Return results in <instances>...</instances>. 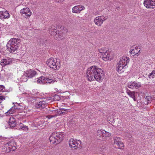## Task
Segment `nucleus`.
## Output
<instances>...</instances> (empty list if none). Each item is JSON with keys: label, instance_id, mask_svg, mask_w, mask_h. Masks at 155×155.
<instances>
[{"label": "nucleus", "instance_id": "6", "mask_svg": "<svg viewBox=\"0 0 155 155\" xmlns=\"http://www.w3.org/2000/svg\"><path fill=\"white\" fill-rule=\"evenodd\" d=\"M16 145L15 142L14 140H12L4 144L2 146V151L5 153H8L10 151H14L16 149Z\"/></svg>", "mask_w": 155, "mask_h": 155}, {"label": "nucleus", "instance_id": "22", "mask_svg": "<svg viewBox=\"0 0 155 155\" xmlns=\"http://www.w3.org/2000/svg\"><path fill=\"white\" fill-rule=\"evenodd\" d=\"M10 16L9 14L7 11H0V18L1 19L8 18L10 17Z\"/></svg>", "mask_w": 155, "mask_h": 155}, {"label": "nucleus", "instance_id": "5", "mask_svg": "<svg viewBox=\"0 0 155 155\" xmlns=\"http://www.w3.org/2000/svg\"><path fill=\"white\" fill-rule=\"evenodd\" d=\"M48 66L54 70H58L60 67V61L59 59H54L51 58L46 61Z\"/></svg>", "mask_w": 155, "mask_h": 155}, {"label": "nucleus", "instance_id": "15", "mask_svg": "<svg viewBox=\"0 0 155 155\" xmlns=\"http://www.w3.org/2000/svg\"><path fill=\"white\" fill-rule=\"evenodd\" d=\"M105 20V18L103 16H99L95 18L94 19V21L96 25L100 26Z\"/></svg>", "mask_w": 155, "mask_h": 155}, {"label": "nucleus", "instance_id": "38", "mask_svg": "<svg viewBox=\"0 0 155 155\" xmlns=\"http://www.w3.org/2000/svg\"><path fill=\"white\" fill-rule=\"evenodd\" d=\"M5 87L2 85H0V92H3L4 91Z\"/></svg>", "mask_w": 155, "mask_h": 155}, {"label": "nucleus", "instance_id": "1", "mask_svg": "<svg viewBox=\"0 0 155 155\" xmlns=\"http://www.w3.org/2000/svg\"><path fill=\"white\" fill-rule=\"evenodd\" d=\"M87 77L89 81L96 80L99 82L102 81L104 77V71L95 66L88 68L86 72Z\"/></svg>", "mask_w": 155, "mask_h": 155}, {"label": "nucleus", "instance_id": "46", "mask_svg": "<svg viewBox=\"0 0 155 155\" xmlns=\"http://www.w3.org/2000/svg\"><path fill=\"white\" fill-rule=\"evenodd\" d=\"M1 78V77L0 76V79Z\"/></svg>", "mask_w": 155, "mask_h": 155}, {"label": "nucleus", "instance_id": "44", "mask_svg": "<svg viewBox=\"0 0 155 155\" xmlns=\"http://www.w3.org/2000/svg\"><path fill=\"white\" fill-rule=\"evenodd\" d=\"M25 111L27 112V111L26 110Z\"/></svg>", "mask_w": 155, "mask_h": 155}, {"label": "nucleus", "instance_id": "45", "mask_svg": "<svg viewBox=\"0 0 155 155\" xmlns=\"http://www.w3.org/2000/svg\"><path fill=\"white\" fill-rule=\"evenodd\" d=\"M2 102H0V103H1Z\"/></svg>", "mask_w": 155, "mask_h": 155}, {"label": "nucleus", "instance_id": "33", "mask_svg": "<svg viewBox=\"0 0 155 155\" xmlns=\"http://www.w3.org/2000/svg\"><path fill=\"white\" fill-rule=\"evenodd\" d=\"M78 10L77 5H76L72 8V12L73 13H79Z\"/></svg>", "mask_w": 155, "mask_h": 155}, {"label": "nucleus", "instance_id": "31", "mask_svg": "<svg viewBox=\"0 0 155 155\" xmlns=\"http://www.w3.org/2000/svg\"><path fill=\"white\" fill-rule=\"evenodd\" d=\"M105 132H104V133H103L102 139H105L107 137H109L110 136L111 134L108 132L106 131L105 130Z\"/></svg>", "mask_w": 155, "mask_h": 155}, {"label": "nucleus", "instance_id": "9", "mask_svg": "<svg viewBox=\"0 0 155 155\" xmlns=\"http://www.w3.org/2000/svg\"><path fill=\"white\" fill-rule=\"evenodd\" d=\"M67 109H64V108H61L60 110H54L51 112L52 113H50L51 114H53V115H48L47 116V117L48 119H50L53 117H54L58 115L63 114L64 112H62V111H67Z\"/></svg>", "mask_w": 155, "mask_h": 155}, {"label": "nucleus", "instance_id": "37", "mask_svg": "<svg viewBox=\"0 0 155 155\" xmlns=\"http://www.w3.org/2000/svg\"><path fill=\"white\" fill-rule=\"evenodd\" d=\"M59 96L57 95H55L54 96V101H59L60 99Z\"/></svg>", "mask_w": 155, "mask_h": 155}, {"label": "nucleus", "instance_id": "18", "mask_svg": "<svg viewBox=\"0 0 155 155\" xmlns=\"http://www.w3.org/2000/svg\"><path fill=\"white\" fill-rule=\"evenodd\" d=\"M130 59L128 57H123L120 58L119 63L120 64H121L123 65H124L127 67V66L129 62Z\"/></svg>", "mask_w": 155, "mask_h": 155}, {"label": "nucleus", "instance_id": "11", "mask_svg": "<svg viewBox=\"0 0 155 155\" xmlns=\"http://www.w3.org/2000/svg\"><path fill=\"white\" fill-rule=\"evenodd\" d=\"M143 4L147 8H153L155 6V0H144Z\"/></svg>", "mask_w": 155, "mask_h": 155}, {"label": "nucleus", "instance_id": "28", "mask_svg": "<svg viewBox=\"0 0 155 155\" xmlns=\"http://www.w3.org/2000/svg\"><path fill=\"white\" fill-rule=\"evenodd\" d=\"M127 94L132 98H133L134 101H136L135 93L134 91H131L130 90L126 91Z\"/></svg>", "mask_w": 155, "mask_h": 155}, {"label": "nucleus", "instance_id": "23", "mask_svg": "<svg viewBox=\"0 0 155 155\" xmlns=\"http://www.w3.org/2000/svg\"><path fill=\"white\" fill-rule=\"evenodd\" d=\"M127 68L126 66L120 64L119 62L117 65V72L120 73L123 72L125 69Z\"/></svg>", "mask_w": 155, "mask_h": 155}, {"label": "nucleus", "instance_id": "40", "mask_svg": "<svg viewBox=\"0 0 155 155\" xmlns=\"http://www.w3.org/2000/svg\"><path fill=\"white\" fill-rule=\"evenodd\" d=\"M5 98L3 96H0V100H5Z\"/></svg>", "mask_w": 155, "mask_h": 155}, {"label": "nucleus", "instance_id": "42", "mask_svg": "<svg viewBox=\"0 0 155 155\" xmlns=\"http://www.w3.org/2000/svg\"><path fill=\"white\" fill-rule=\"evenodd\" d=\"M153 98H154V99L155 100V97H153Z\"/></svg>", "mask_w": 155, "mask_h": 155}, {"label": "nucleus", "instance_id": "2", "mask_svg": "<svg viewBox=\"0 0 155 155\" xmlns=\"http://www.w3.org/2000/svg\"><path fill=\"white\" fill-rule=\"evenodd\" d=\"M56 29H58L59 30H57L56 29V27L54 25H52L51 28L49 30V33L52 35H57L58 32V33L57 35H58V39L59 40H62L65 38L66 34L68 32L67 29L62 26H58L56 27Z\"/></svg>", "mask_w": 155, "mask_h": 155}, {"label": "nucleus", "instance_id": "14", "mask_svg": "<svg viewBox=\"0 0 155 155\" xmlns=\"http://www.w3.org/2000/svg\"><path fill=\"white\" fill-rule=\"evenodd\" d=\"M37 74L36 71L33 69L28 70L25 72V75L29 78L34 77Z\"/></svg>", "mask_w": 155, "mask_h": 155}, {"label": "nucleus", "instance_id": "17", "mask_svg": "<svg viewBox=\"0 0 155 155\" xmlns=\"http://www.w3.org/2000/svg\"><path fill=\"white\" fill-rule=\"evenodd\" d=\"M21 14H24L27 17H30L31 15V12L28 8H24L20 11Z\"/></svg>", "mask_w": 155, "mask_h": 155}, {"label": "nucleus", "instance_id": "20", "mask_svg": "<svg viewBox=\"0 0 155 155\" xmlns=\"http://www.w3.org/2000/svg\"><path fill=\"white\" fill-rule=\"evenodd\" d=\"M12 62V59L9 58L7 57L1 60V64L2 66H4L10 64Z\"/></svg>", "mask_w": 155, "mask_h": 155}, {"label": "nucleus", "instance_id": "4", "mask_svg": "<svg viewBox=\"0 0 155 155\" xmlns=\"http://www.w3.org/2000/svg\"><path fill=\"white\" fill-rule=\"evenodd\" d=\"M99 55L102 57V59L105 61H110L113 58V53L109 51L107 48H102L98 50Z\"/></svg>", "mask_w": 155, "mask_h": 155}, {"label": "nucleus", "instance_id": "34", "mask_svg": "<svg viewBox=\"0 0 155 155\" xmlns=\"http://www.w3.org/2000/svg\"><path fill=\"white\" fill-rule=\"evenodd\" d=\"M148 77L150 78H155V71H153L151 73L148 75Z\"/></svg>", "mask_w": 155, "mask_h": 155}, {"label": "nucleus", "instance_id": "35", "mask_svg": "<svg viewBox=\"0 0 155 155\" xmlns=\"http://www.w3.org/2000/svg\"><path fill=\"white\" fill-rule=\"evenodd\" d=\"M78 8V11L79 12V13L80 12L84 9H85V7L84 6L81 5H77Z\"/></svg>", "mask_w": 155, "mask_h": 155}, {"label": "nucleus", "instance_id": "16", "mask_svg": "<svg viewBox=\"0 0 155 155\" xmlns=\"http://www.w3.org/2000/svg\"><path fill=\"white\" fill-rule=\"evenodd\" d=\"M114 143L115 144H116L119 149H122L124 147L123 143L121 141L120 137H115L114 138Z\"/></svg>", "mask_w": 155, "mask_h": 155}, {"label": "nucleus", "instance_id": "25", "mask_svg": "<svg viewBox=\"0 0 155 155\" xmlns=\"http://www.w3.org/2000/svg\"><path fill=\"white\" fill-rule=\"evenodd\" d=\"M140 50L138 49L137 47H135V49H132L130 51V54L132 56L137 55L138 56L140 54Z\"/></svg>", "mask_w": 155, "mask_h": 155}, {"label": "nucleus", "instance_id": "41", "mask_svg": "<svg viewBox=\"0 0 155 155\" xmlns=\"http://www.w3.org/2000/svg\"><path fill=\"white\" fill-rule=\"evenodd\" d=\"M25 108V109H27V107H26V106H25V108Z\"/></svg>", "mask_w": 155, "mask_h": 155}, {"label": "nucleus", "instance_id": "36", "mask_svg": "<svg viewBox=\"0 0 155 155\" xmlns=\"http://www.w3.org/2000/svg\"><path fill=\"white\" fill-rule=\"evenodd\" d=\"M21 80L22 81H23L24 82H26L27 81L28 79L27 78H26V76L25 75V76H23L21 78Z\"/></svg>", "mask_w": 155, "mask_h": 155}, {"label": "nucleus", "instance_id": "21", "mask_svg": "<svg viewBox=\"0 0 155 155\" xmlns=\"http://www.w3.org/2000/svg\"><path fill=\"white\" fill-rule=\"evenodd\" d=\"M16 127L17 129L19 130H23L24 131L27 132L28 131L29 129L28 126L24 125L21 123H20L19 124L17 125Z\"/></svg>", "mask_w": 155, "mask_h": 155}, {"label": "nucleus", "instance_id": "29", "mask_svg": "<svg viewBox=\"0 0 155 155\" xmlns=\"http://www.w3.org/2000/svg\"><path fill=\"white\" fill-rule=\"evenodd\" d=\"M154 97H155V95L153 96L152 97L150 96H146L145 99V100L146 102H147V103H145V104H148L150 103L152 101V100H155L153 98Z\"/></svg>", "mask_w": 155, "mask_h": 155}, {"label": "nucleus", "instance_id": "3", "mask_svg": "<svg viewBox=\"0 0 155 155\" xmlns=\"http://www.w3.org/2000/svg\"><path fill=\"white\" fill-rule=\"evenodd\" d=\"M20 41V40L17 38L11 39L7 44V50L11 53L14 52L18 49V44Z\"/></svg>", "mask_w": 155, "mask_h": 155}, {"label": "nucleus", "instance_id": "19", "mask_svg": "<svg viewBox=\"0 0 155 155\" xmlns=\"http://www.w3.org/2000/svg\"><path fill=\"white\" fill-rule=\"evenodd\" d=\"M57 135H58V134H57ZM57 134H55L54 132L51 134L49 137V140L50 142L55 144H57L58 143H57V138L56 137Z\"/></svg>", "mask_w": 155, "mask_h": 155}, {"label": "nucleus", "instance_id": "7", "mask_svg": "<svg viewBox=\"0 0 155 155\" xmlns=\"http://www.w3.org/2000/svg\"><path fill=\"white\" fill-rule=\"evenodd\" d=\"M81 141L80 140H74L71 138L69 140V144L70 147L72 150H76L81 147Z\"/></svg>", "mask_w": 155, "mask_h": 155}, {"label": "nucleus", "instance_id": "26", "mask_svg": "<svg viewBox=\"0 0 155 155\" xmlns=\"http://www.w3.org/2000/svg\"><path fill=\"white\" fill-rule=\"evenodd\" d=\"M15 120L14 117H11L9 120V126L11 127H13L15 126Z\"/></svg>", "mask_w": 155, "mask_h": 155}, {"label": "nucleus", "instance_id": "27", "mask_svg": "<svg viewBox=\"0 0 155 155\" xmlns=\"http://www.w3.org/2000/svg\"><path fill=\"white\" fill-rule=\"evenodd\" d=\"M46 78L43 76H41L38 78L37 82L41 84H45L46 83Z\"/></svg>", "mask_w": 155, "mask_h": 155}, {"label": "nucleus", "instance_id": "32", "mask_svg": "<svg viewBox=\"0 0 155 155\" xmlns=\"http://www.w3.org/2000/svg\"><path fill=\"white\" fill-rule=\"evenodd\" d=\"M46 83L52 84L54 83L55 82H56V81L54 79H49L48 78H46Z\"/></svg>", "mask_w": 155, "mask_h": 155}, {"label": "nucleus", "instance_id": "10", "mask_svg": "<svg viewBox=\"0 0 155 155\" xmlns=\"http://www.w3.org/2000/svg\"><path fill=\"white\" fill-rule=\"evenodd\" d=\"M13 104H16V105H14V107H12L11 108L6 112L5 113L7 115H9V114H12L13 113L16 111V109H21L22 107H23L21 105L22 104H18L17 103H15V104L13 103Z\"/></svg>", "mask_w": 155, "mask_h": 155}, {"label": "nucleus", "instance_id": "12", "mask_svg": "<svg viewBox=\"0 0 155 155\" xmlns=\"http://www.w3.org/2000/svg\"><path fill=\"white\" fill-rule=\"evenodd\" d=\"M50 98V97L47 98L43 101H40L39 103L35 104V107L37 108H40L45 107L46 104L50 102L49 101Z\"/></svg>", "mask_w": 155, "mask_h": 155}, {"label": "nucleus", "instance_id": "8", "mask_svg": "<svg viewBox=\"0 0 155 155\" xmlns=\"http://www.w3.org/2000/svg\"><path fill=\"white\" fill-rule=\"evenodd\" d=\"M28 99L30 100L32 99L35 100L37 98L42 99L43 97H41V95L37 91L35 90H33L32 93L30 94L27 96Z\"/></svg>", "mask_w": 155, "mask_h": 155}, {"label": "nucleus", "instance_id": "30", "mask_svg": "<svg viewBox=\"0 0 155 155\" xmlns=\"http://www.w3.org/2000/svg\"><path fill=\"white\" fill-rule=\"evenodd\" d=\"M105 132V130L102 129L98 130L97 132V135L99 137H103V133Z\"/></svg>", "mask_w": 155, "mask_h": 155}, {"label": "nucleus", "instance_id": "13", "mask_svg": "<svg viewBox=\"0 0 155 155\" xmlns=\"http://www.w3.org/2000/svg\"><path fill=\"white\" fill-rule=\"evenodd\" d=\"M141 86V84L140 82L135 81H131L128 83V87L129 88L134 89H137Z\"/></svg>", "mask_w": 155, "mask_h": 155}, {"label": "nucleus", "instance_id": "39", "mask_svg": "<svg viewBox=\"0 0 155 155\" xmlns=\"http://www.w3.org/2000/svg\"><path fill=\"white\" fill-rule=\"evenodd\" d=\"M55 2H62L64 0H54Z\"/></svg>", "mask_w": 155, "mask_h": 155}, {"label": "nucleus", "instance_id": "43", "mask_svg": "<svg viewBox=\"0 0 155 155\" xmlns=\"http://www.w3.org/2000/svg\"><path fill=\"white\" fill-rule=\"evenodd\" d=\"M5 127H6V128H7L6 127V126H5Z\"/></svg>", "mask_w": 155, "mask_h": 155}, {"label": "nucleus", "instance_id": "24", "mask_svg": "<svg viewBox=\"0 0 155 155\" xmlns=\"http://www.w3.org/2000/svg\"><path fill=\"white\" fill-rule=\"evenodd\" d=\"M54 133H55V134H56L57 135L58 134H59L58 135H57L56 137L57 138V143H59L63 140L64 137V134L61 132H54Z\"/></svg>", "mask_w": 155, "mask_h": 155}]
</instances>
